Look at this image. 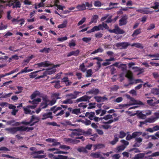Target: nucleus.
<instances>
[{"mask_svg": "<svg viewBox=\"0 0 159 159\" xmlns=\"http://www.w3.org/2000/svg\"><path fill=\"white\" fill-rule=\"evenodd\" d=\"M65 140L67 142H68L70 143H74V144H77L79 143L80 141L79 140H77L75 139H72L70 138H67L65 139Z\"/></svg>", "mask_w": 159, "mask_h": 159, "instance_id": "6ab92c4d", "label": "nucleus"}, {"mask_svg": "<svg viewBox=\"0 0 159 159\" xmlns=\"http://www.w3.org/2000/svg\"><path fill=\"white\" fill-rule=\"evenodd\" d=\"M104 147V145L101 144H98L95 145L94 146V150H95L97 149L103 148Z\"/></svg>", "mask_w": 159, "mask_h": 159, "instance_id": "f704fd0d", "label": "nucleus"}, {"mask_svg": "<svg viewBox=\"0 0 159 159\" xmlns=\"http://www.w3.org/2000/svg\"><path fill=\"white\" fill-rule=\"evenodd\" d=\"M117 134H116L114 135V139L113 140L110 142V143L112 145L115 144L118 141V138L117 137Z\"/></svg>", "mask_w": 159, "mask_h": 159, "instance_id": "4be33fe9", "label": "nucleus"}, {"mask_svg": "<svg viewBox=\"0 0 159 159\" xmlns=\"http://www.w3.org/2000/svg\"><path fill=\"white\" fill-rule=\"evenodd\" d=\"M50 48H44L43 49H40L39 52L41 53H48L50 51Z\"/></svg>", "mask_w": 159, "mask_h": 159, "instance_id": "7c9ffc66", "label": "nucleus"}, {"mask_svg": "<svg viewBox=\"0 0 159 159\" xmlns=\"http://www.w3.org/2000/svg\"><path fill=\"white\" fill-rule=\"evenodd\" d=\"M70 130L72 131L70 136L72 138H74L75 136H79L82 135L81 132V129H70Z\"/></svg>", "mask_w": 159, "mask_h": 159, "instance_id": "0eeeda50", "label": "nucleus"}, {"mask_svg": "<svg viewBox=\"0 0 159 159\" xmlns=\"http://www.w3.org/2000/svg\"><path fill=\"white\" fill-rule=\"evenodd\" d=\"M133 69H135V70L138 71V75H139L144 72V69L141 68L137 67H134Z\"/></svg>", "mask_w": 159, "mask_h": 159, "instance_id": "bb28decb", "label": "nucleus"}, {"mask_svg": "<svg viewBox=\"0 0 159 159\" xmlns=\"http://www.w3.org/2000/svg\"><path fill=\"white\" fill-rule=\"evenodd\" d=\"M119 88V87L117 85H115L111 88V89L112 91H117Z\"/></svg>", "mask_w": 159, "mask_h": 159, "instance_id": "338daca9", "label": "nucleus"}, {"mask_svg": "<svg viewBox=\"0 0 159 159\" xmlns=\"http://www.w3.org/2000/svg\"><path fill=\"white\" fill-rule=\"evenodd\" d=\"M80 68L82 72H85V71L86 69L85 68V66L84 63H83L80 65Z\"/></svg>", "mask_w": 159, "mask_h": 159, "instance_id": "de8ad7c7", "label": "nucleus"}, {"mask_svg": "<svg viewBox=\"0 0 159 159\" xmlns=\"http://www.w3.org/2000/svg\"><path fill=\"white\" fill-rule=\"evenodd\" d=\"M81 133H82V134L86 136L89 135L92 136L93 135L92 134V129H89L87 131H86L81 129Z\"/></svg>", "mask_w": 159, "mask_h": 159, "instance_id": "4468645a", "label": "nucleus"}, {"mask_svg": "<svg viewBox=\"0 0 159 159\" xmlns=\"http://www.w3.org/2000/svg\"><path fill=\"white\" fill-rule=\"evenodd\" d=\"M103 49L101 48H99L93 51L91 53V54H94L97 53L98 52H102L103 51Z\"/></svg>", "mask_w": 159, "mask_h": 159, "instance_id": "473e14b6", "label": "nucleus"}, {"mask_svg": "<svg viewBox=\"0 0 159 159\" xmlns=\"http://www.w3.org/2000/svg\"><path fill=\"white\" fill-rule=\"evenodd\" d=\"M111 17L112 16L108 17L107 20H106L105 22H102L101 24H102L103 23H104L106 24H107V23H111L113 21V20L111 19Z\"/></svg>", "mask_w": 159, "mask_h": 159, "instance_id": "a19ab883", "label": "nucleus"}, {"mask_svg": "<svg viewBox=\"0 0 159 159\" xmlns=\"http://www.w3.org/2000/svg\"><path fill=\"white\" fill-rule=\"evenodd\" d=\"M105 120H107L109 119L112 118V115L110 114L107 115L102 118Z\"/></svg>", "mask_w": 159, "mask_h": 159, "instance_id": "6e6d98bb", "label": "nucleus"}, {"mask_svg": "<svg viewBox=\"0 0 159 159\" xmlns=\"http://www.w3.org/2000/svg\"><path fill=\"white\" fill-rule=\"evenodd\" d=\"M56 71V70L55 69H53L52 68L48 69H47L46 71L43 73L42 75L39 76L37 77L36 79H39L41 78H43L46 76L47 75H51L54 73Z\"/></svg>", "mask_w": 159, "mask_h": 159, "instance_id": "20e7f679", "label": "nucleus"}, {"mask_svg": "<svg viewBox=\"0 0 159 159\" xmlns=\"http://www.w3.org/2000/svg\"><path fill=\"white\" fill-rule=\"evenodd\" d=\"M149 9L148 7H145L143 9H138L136 11L143 14H150L152 13V11L148 10Z\"/></svg>", "mask_w": 159, "mask_h": 159, "instance_id": "9d476101", "label": "nucleus"}, {"mask_svg": "<svg viewBox=\"0 0 159 159\" xmlns=\"http://www.w3.org/2000/svg\"><path fill=\"white\" fill-rule=\"evenodd\" d=\"M99 90L97 89H92L89 91L87 92V93H89L90 94H93L95 95H97L99 93Z\"/></svg>", "mask_w": 159, "mask_h": 159, "instance_id": "412c9836", "label": "nucleus"}, {"mask_svg": "<svg viewBox=\"0 0 159 159\" xmlns=\"http://www.w3.org/2000/svg\"><path fill=\"white\" fill-rule=\"evenodd\" d=\"M109 28V27L107 24L103 23L102 24H99L98 26H94L91 30L87 31V33L89 34L95 31L108 30Z\"/></svg>", "mask_w": 159, "mask_h": 159, "instance_id": "f257e3e1", "label": "nucleus"}, {"mask_svg": "<svg viewBox=\"0 0 159 159\" xmlns=\"http://www.w3.org/2000/svg\"><path fill=\"white\" fill-rule=\"evenodd\" d=\"M74 101H72L70 98H67L66 100L62 101V103L64 104H71L73 103H75Z\"/></svg>", "mask_w": 159, "mask_h": 159, "instance_id": "cd10ccee", "label": "nucleus"}, {"mask_svg": "<svg viewBox=\"0 0 159 159\" xmlns=\"http://www.w3.org/2000/svg\"><path fill=\"white\" fill-rule=\"evenodd\" d=\"M33 70L32 69H28V67H25L24 69H22L20 72L19 74H21L23 73H26L31 71Z\"/></svg>", "mask_w": 159, "mask_h": 159, "instance_id": "393cba45", "label": "nucleus"}, {"mask_svg": "<svg viewBox=\"0 0 159 159\" xmlns=\"http://www.w3.org/2000/svg\"><path fill=\"white\" fill-rule=\"evenodd\" d=\"M60 148L61 149H63L65 150H67L70 149V147L68 146L65 145H60Z\"/></svg>", "mask_w": 159, "mask_h": 159, "instance_id": "37998d69", "label": "nucleus"}, {"mask_svg": "<svg viewBox=\"0 0 159 159\" xmlns=\"http://www.w3.org/2000/svg\"><path fill=\"white\" fill-rule=\"evenodd\" d=\"M111 33H113L117 34H123L125 31L122 30L118 26H116L115 28L112 30H108Z\"/></svg>", "mask_w": 159, "mask_h": 159, "instance_id": "6e6552de", "label": "nucleus"}, {"mask_svg": "<svg viewBox=\"0 0 159 159\" xmlns=\"http://www.w3.org/2000/svg\"><path fill=\"white\" fill-rule=\"evenodd\" d=\"M41 101V99L40 98H37L36 99L33 100L32 101H29V102L33 104L34 105H36L38 104V103L40 102Z\"/></svg>", "mask_w": 159, "mask_h": 159, "instance_id": "5701e85b", "label": "nucleus"}, {"mask_svg": "<svg viewBox=\"0 0 159 159\" xmlns=\"http://www.w3.org/2000/svg\"><path fill=\"white\" fill-rule=\"evenodd\" d=\"M67 39V37L66 36H65L63 37L58 38H57V40L59 41L62 42L66 40Z\"/></svg>", "mask_w": 159, "mask_h": 159, "instance_id": "4d7b16f0", "label": "nucleus"}, {"mask_svg": "<svg viewBox=\"0 0 159 159\" xmlns=\"http://www.w3.org/2000/svg\"><path fill=\"white\" fill-rule=\"evenodd\" d=\"M126 135V134L123 131H121L120 132V135L119 138H123Z\"/></svg>", "mask_w": 159, "mask_h": 159, "instance_id": "8fccbe9b", "label": "nucleus"}, {"mask_svg": "<svg viewBox=\"0 0 159 159\" xmlns=\"http://www.w3.org/2000/svg\"><path fill=\"white\" fill-rule=\"evenodd\" d=\"M47 125H52L53 126H59V125L57 124L55 122L53 121L52 122H48L47 123Z\"/></svg>", "mask_w": 159, "mask_h": 159, "instance_id": "5fc2aeb1", "label": "nucleus"}, {"mask_svg": "<svg viewBox=\"0 0 159 159\" xmlns=\"http://www.w3.org/2000/svg\"><path fill=\"white\" fill-rule=\"evenodd\" d=\"M103 35V34L100 32H98L95 34V37L97 39H99L101 38Z\"/></svg>", "mask_w": 159, "mask_h": 159, "instance_id": "680f3d73", "label": "nucleus"}, {"mask_svg": "<svg viewBox=\"0 0 159 159\" xmlns=\"http://www.w3.org/2000/svg\"><path fill=\"white\" fill-rule=\"evenodd\" d=\"M91 38L84 37L82 39V40L83 41L87 43L90 42L91 41Z\"/></svg>", "mask_w": 159, "mask_h": 159, "instance_id": "0e129e2a", "label": "nucleus"}, {"mask_svg": "<svg viewBox=\"0 0 159 159\" xmlns=\"http://www.w3.org/2000/svg\"><path fill=\"white\" fill-rule=\"evenodd\" d=\"M42 120H44L48 118L51 119H52L53 118V117L52 116V112H51L43 114L42 115Z\"/></svg>", "mask_w": 159, "mask_h": 159, "instance_id": "f8f14e48", "label": "nucleus"}, {"mask_svg": "<svg viewBox=\"0 0 159 159\" xmlns=\"http://www.w3.org/2000/svg\"><path fill=\"white\" fill-rule=\"evenodd\" d=\"M33 157L34 158L43 159L46 157L45 155H39V154L34 155Z\"/></svg>", "mask_w": 159, "mask_h": 159, "instance_id": "c9c22d12", "label": "nucleus"}, {"mask_svg": "<svg viewBox=\"0 0 159 159\" xmlns=\"http://www.w3.org/2000/svg\"><path fill=\"white\" fill-rule=\"evenodd\" d=\"M142 132L140 131H136L133 132L132 135L130 134H128L126 138V139L127 140H130L133 138H135L137 137H139L141 135Z\"/></svg>", "mask_w": 159, "mask_h": 159, "instance_id": "423d86ee", "label": "nucleus"}, {"mask_svg": "<svg viewBox=\"0 0 159 159\" xmlns=\"http://www.w3.org/2000/svg\"><path fill=\"white\" fill-rule=\"evenodd\" d=\"M40 71V70H38L31 73L29 75L30 78H35L37 75V73Z\"/></svg>", "mask_w": 159, "mask_h": 159, "instance_id": "72a5a7b5", "label": "nucleus"}, {"mask_svg": "<svg viewBox=\"0 0 159 159\" xmlns=\"http://www.w3.org/2000/svg\"><path fill=\"white\" fill-rule=\"evenodd\" d=\"M155 25L154 24H150L149 26L147 28V30H152L155 28Z\"/></svg>", "mask_w": 159, "mask_h": 159, "instance_id": "e2e57ef3", "label": "nucleus"}, {"mask_svg": "<svg viewBox=\"0 0 159 159\" xmlns=\"http://www.w3.org/2000/svg\"><path fill=\"white\" fill-rule=\"evenodd\" d=\"M40 93L38 91H35L30 96V98L31 99H33L35 98L37 96L40 95Z\"/></svg>", "mask_w": 159, "mask_h": 159, "instance_id": "c85d7f7f", "label": "nucleus"}, {"mask_svg": "<svg viewBox=\"0 0 159 159\" xmlns=\"http://www.w3.org/2000/svg\"><path fill=\"white\" fill-rule=\"evenodd\" d=\"M95 114L94 112H87L85 114V116L88 117L91 120H93Z\"/></svg>", "mask_w": 159, "mask_h": 159, "instance_id": "dca6fc26", "label": "nucleus"}, {"mask_svg": "<svg viewBox=\"0 0 159 159\" xmlns=\"http://www.w3.org/2000/svg\"><path fill=\"white\" fill-rule=\"evenodd\" d=\"M141 29L140 28L135 30L132 35V36L134 37L139 34L141 32Z\"/></svg>", "mask_w": 159, "mask_h": 159, "instance_id": "a878e982", "label": "nucleus"}, {"mask_svg": "<svg viewBox=\"0 0 159 159\" xmlns=\"http://www.w3.org/2000/svg\"><path fill=\"white\" fill-rule=\"evenodd\" d=\"M98 18L99 17L98 15H93L89 23V24H91L92 23H96Z\"/></svg>", "mask_w": 159, "mask_h": 159, "instance_id": "a211bd4d", "label": "nucleus"}, {"mask_svg": "<svg viewBox=\"0 0 159 159\" xmlns=\"http://www.w3.org/2000/svg\"><path fill=\"white\" fill-rule=\"evenodd\" d=\"M68 157L63 155H58L57 157L55 158V159H66Z\"/></svg>", "mask_w": 159, "mask_h": 159, "instance_id": "052dcab7", "label": "nucleus"}, {"mask_svg": "<svg viewBox=\"0 0 159 159\" xmlns=\"http://www.w3.org/2000/svg\"><path fill=\"white\" fill-rule=\"evenodd\" d=\"M80 108L78 109H74L72 111V114H75L78 115L79 113H81L80 112Z\"/></svg>", "mask_w": 159, "mask_h": 159, "instance_id": "58836bf2", "label": "nucleus"}, {"mask_svg": "<svg viewBox=\"0 0 159 159\" xmlns=\"http://www.w3.org/2000/svg\"><path fill=\"white\" fill-rule=\"evenodd\" d=\"M128 16L124 15L121 17V19L119 20V25L120 26L125 25L127 23V20Z\"/></svg>", "mask_w": 159, "mask_h": 159, "instance_id": "1a4fd4ad", "label": "nucleus"}, {"mask_svg": "<svg viewBox=\"0 0 159 159\" xmlns=\"http://www.w3.org/2000/svg\"><path fill=\"white\" fill-rule=\"evenodd\" d=\"M29 108H27L23 107L24 113L25 114H30L31 113V111L29 109Z\"/></svg>", "mask_w": 159, "mask_h": 159, "instance_id": "864d4df0", "label": "nucleus"}, {"mask_svg": "<svg viewBox=\"0 0 159 159\" xmlns=\"http://www.w3.org/2000/svg\"><path fill=\"white\" fill-rule=\"evenodd\" d=\"M54 154H66L68 153V152H63L60 150H59V149L57 150V151H56L54 152Z\"/></svg>", "mask_w": 159, "mask_h": 159, "instance_id": "3c124183", "label": "nucleus"}, {"mask_svg": "<svg viewBox=\"0 0 159 159\" xmlns=\"http://www.w3.org/2000/svg\"><path fill=\"white\" fill-rule=\"evenodd\" d=\"M96 104V103H89V106L88 107V109H89L94 108L95 107V105Z\"/></svg>", "mask_w": 159, "mask_h": 159, "instance_id": "c03bdc74", "label": "nucleus"}, {"mask_svg": "<svg viewBox=\"0 0 159 159\" xmlns=\"http://www.w3.org/2000/svg\"><path fill=\"white\" fill-rule=\"evenodd\" d=\"M80 53V51L79 49H77L75 51H72L67 53V57H69L72 56L77 57L78 56Z\"/></svg>", "mask_w": 159, "mask_h": 159, "instance_id": "9b49d317", "label": "nucleus"}, {"mask_svg": "<svg viewBox=\"0 0 159 159\" xmlns=\"http://www.w3.org/2000/svg\"><path fill=\"white\" fill-rule=\"evenodd\" d=\"M115 45L120 49H126L129 46H131V44L128 42H123L117 43L115 44Z\"/></svg>", "mask_w": 159, "mask_h": 159, "instance_id": "39448f33", "label": "nucleus"}, {"mask_svg": "<svg viewBox=\"0 0 159 159\" xmlns=\"http://www.w3.org/2000/svg\"><path fill=\"white\" fill-rule=\"evenodd\" d=\"M131 46L132 47L135 46L136 48L141 49H143V47L142 44L139 43H134L132 44H131Z\"/></svg>", "mask_w": 159, "mask_h": 159, "instance_id": "c756f323", "label": "nucleus"}, {"mask_svg": "<svg viewBox=\"0 0 159 159\" xmlns=\"http://www.w3.org/2000/svg\"><path fill=\"white\" fill-rule=\"evenodd\" d=\"M77 151L80 152H83L84 153H87L88 152L87 151L86 149V148L84 147H81L80 148H78L77 149Z\"/></svg>", "mask_w": 159, "mask_h": 159, "instance_id": "e433bc0d", "label": "nucleus"}, {"mask_svg": "<svg viewBox=\"0 0 159 159\" xmlns=\"http://www.w3.org/2000/svg\"><path fill=\"white\" fill-rule=\"evenodd\" d=\"M78 11H82L86 9L84 4L82 3L81 4H79L76 7Z\"/></svg>", "mask_w": 159, "mask_h": 159, "instance_id": "aec40b11", "label": "nucleus"}, {"mask_svg": "<svg viewBox=\"0 0 159 159\" xmlns=\"http://www.w3.org/2000/svg\"><path fill=\"white\" fill-rule=\"evenodd\" d=\"M13 7L12 8H20L21 7V3L19 0H12Z\"/></svg>", "mask_w": 159, "mask_h": 159, "instance_id": "ddd939ff", "label": "nucleus"}, {"mask_svg": "<svg viewBox=\"0 0 159 159\" xmlns=\"http://www.w3.org/2000/svg\"><path fill=\"white\" fill-rule=\"evenodd\" d=\"M44 153V151L43 150H40L37 151H35L32 152L31 153V155H34L35 154H43Z\"/></svg>", "mask_w": 159, "mask_h": 159, "instance_id": "603ef678", "label": "nucleus"}, {"mask_svg": "<svg viewBox=\"0 0 159 159\" xmlns=\"http://www.w3.org/2000/svg\"><path fill=\"white\" fill-rule=\"evenodd\" d=\"M78 106L80 107H82L84 109L87 107V105H86L84 103L82 102L79 104Z\"/></svg>", "mask_w": 159, "mask_h": 159, "instance_id": "69168bd1", "label": "nucleus"}, {"mask_svg": "<svg viewBox=\"0 0 159 159\" xmlns=\"http://www.w3.org/2000/svg\"><path fill=\"white\" fill-rule=\"evenodd\" d=\"M12 94V93H10L8 94L3 95L0 97V98H7V97H10Z\"/></svg>", "mask_w": 159, "mask_h": 159, "instance_id": "13d9d810", "label": "nucleus"}, {"mask_svg": "<svg viewBox=\"0 0 159 159\" xmlns=\"http://www.w3.org/2000/svg\"><path fill=\"white\" fill-rule=\"evenodd\" d=\"M67 107V106L63 105H61V107H57L56 106H55L52 107L50 108V111H52L53 113L55 114L57 111L61 110L60 112L56 114L55 116H61L64 113V111L61 110L62 108V107L64 108H66Z\"/></svg>", "mask_w": 159, "mask_h": 159, "instance_id": "f03ea898", "label": "nucleus"}, {"mask_svg": "<svg viewBox=\"0 0 159 159\" xmlns=\"http://www.w3.org/2000/svg\"><path fill=\"white\" fill-rule=\"evenodd\" d=\"M94 98L98 102H103L105 100H107V98L105 97L95 96Z\"/></svg>", "mask_w": 159, "mask_h": 159, "instance_id": "f3484780", "label": "nucleus"}, {"mask_svg": "<svg viewBox=\"0 0 159 159\" xmlns=\"http://www.w3.org/2000/svg\"><path fill=\"white\" fill-rule=\"evenodd\" d=\"M120 157V154H116L112 156V157L114 159H119Z\"/></svg>", "mask_w": 159, "mask_h": 159, "instance_id": "774afa93", "label": "nucleus"}, {"mask_svg": "<svg viewBox=\"0 0 159 159\" xmlns=\"http://www.w3.org/2000/svg\"><path fill=\"white\" fill-rule=\"evenodd\" d=\"M154 6H152L151 8L155 10L158 9L159 7V2H155L154 3Z\"/></svg>", "mask_w": 159, "mask_h": 159, "instance_id": "49530a36", "label": "nucleus"}, {"mask_svg": "<svg viewBox=\"0 0 159 159\" xmlns=\"http://www.w3.org/2000/svg\"><path fill=\"white\" fill-rule=\"evenodd\" d=\"M94 4L95 6L98 7H100L102 5L101 2L99 1H95Z\"/></svg>", "mask_w": 159, "mask_h": 159, "instance_id": "09e8293b", "label": "nucleus"}, {"mask_svg": "<svg viewBox=\"0 0 159 159\" xmlns=\"http://www.w3.org/2000/svg\"><path fill=\"white\" fill-rule=\"evenodd\" d=\"M21 126L23 127L22 129H25V130H22V131H27V132H28L30 130H32L34 129L33 127H25L24 126Z\"/></svg>", "mask_w": 159, "mask_h": 159, "instance_id": "ea45409f", "label": "nucleus"}, {"mask_svg": "<svg viewBox=\"0 0 159 159\" xmlns=\"http://www.w3.org/2000/svg\"><path fill=\"white\" fill-rule=\"evenodd\" d=\"M90 156L93 158H98L101 156L100 152H92L90 154Z\"/></svg>", "mask_w": 159, "mask_h": 159, "instance_id": "b1692460", "label": "nucleus"}, {"mask_svg": "<svg viewBox=\"0 0 159 159\" xmlns=\"http://www.w3.org/2000/svg\"><path fill=\"white\" fill-rule=\"evenodd\" d=\"M86 75V76L87 77H89L91 76L92 74V69H89L87 71Z\"/></svg>", "mask_w": 159, "mask_h": 159, "instance_id": "79ce46f5", "label": "nucleus"}, {"mask_svg": "<svg viewBox=\"0 0 159 159\" xmlns=\"http://www.w3.org/2000/svg\"><path fill=\"white\" fill-rule=\"evenodd\" d=\"M35 120H38V121H39V119L38 117H37L34 115H32L31 116V118L30 121L31 123L34 121Z\"/></svg>", "mask_w": 159, "mask_h": 159, "instance_id": "4c0bfd02", "label": "nucleus"}, {"mask_svg": "<svg viewBox=\"0 0 159 159\" xmlns=\"http://www.w3.org/2000/svg\"><path fill=\"white\" fill-rule=\"evenodd\" d=\"M22 127L20 126L17 127L6 128L5 129V130L8 132L9 133L14 134L18 131H22V130H25V129H22Z\"/></svg>", "mask_w": 159, "mask_h": 159, "instance_id": "7ed1b4c3", "label": "nucleus"}, {"mask_svg": "<svg viewBox=\"0 0 159 159\" xmlns=\"http://www.w3.org/2000/svg\"><path fill=\"white\" fill-rule=\"evenodd\" d=\"M144 154L143 153H139L136 155L134 157V159H141L144 157Z\"/></svg>", "mask_w": 159, "mask_h": 159, "instance_id": "2f4dec72", "label": "nucleus"}, {"mask_svg": "<svg viewBox=\"0 0 159 159\" xmlns=\"http://www.w3.org/2000/svg\"><path fill=\"white\" fill-rule=\"evenodd\" d=\"M54 86L56 89H59L61 87V86L60 83V81L57 80Z\"/></svg>", "mask_w": 159, "mask_h": 159, "instance_id": "bf43d9fd", "label": "nucleus"}, {"mask_svg": "<svg viewBox=\"0 0 159 159\" xmlns=\"http://www.w3.org/2000/svg\"><path fill=\"white\" fill-rule=\"evenodd\" d=\"M49 62L48 61H45L44 62H42L40 63H38L37 64L38 66L39 67L42 66L44 67H48L51 65V64L49 63Z\"/></svg>", "mask_w": 159, "mask_h": 159, "instance_id": "2eb2a0df", "label": "nucleus"}, {"mask_svg": "<svg viewBox=\"0 0 159 159\" xmlns=\"http://www.w3.org/2000/svg\"><path fill=\"white\" fill-rule=\"evenodd\" d=\"M126 146L124 145H121L117 147V150L118 152H120V151L123 150L125 148Z\"/></svg>", "mask_w": 159, "mask_h": 159, "instance_id": "a18cd8bd", "label": "nucleus"}]
</instances>
